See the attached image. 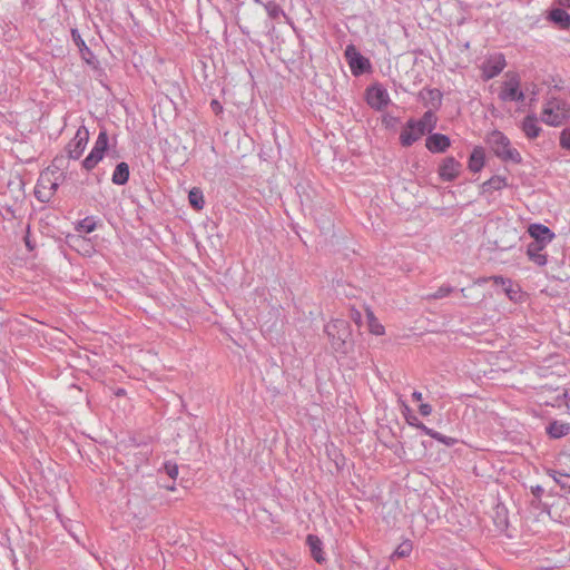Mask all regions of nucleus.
Listing matches in <instances>:
<instances>
[{
	"instance_id": "nucleus-1",
	"label": "nucleus",
	"mask_w": 570,
	"mask_h": 570,
	"mask_svg": "<svg viewBox=\"0 0 570 570\" xmlns=\"http://www.w3.org/2000/svg\"><path fill=\"white\" fill-rule=\"evenodd\" d=\"M487 142L495 156L503 161H512L514 164L521 163L522 157L520 153L515 148L511 147L510 139L502 131L492 130L487 137Z\"/></svg>"
},
{
	"instance_id": "nucleus-2",
	"label": "nucleus",
	"mask_w": 570,
	"mask_h": 570,
	"mask_svg": "<svg viewBox=\"0 0 570 570\" xmlns=\"http://www.w3.org/2000/svg\"><path fill=\"white\" fill-rule=\"evenodd\" d=\"M569 109L564 102L558 99L548 101L544 106L541 119L550 126H560L568 117Z\"/></svg>"
},
{
	"instance_id": "nucleus-3",
	"label": "nucleus",
	"mask_w": 570,
	"mask_h": 570,
	"mask_svg": "<svg viewBox=\"0 0 570 570\" xmlns=\"http://www.w3.org/2000/svg\"><path fill=\"white\" fill-rule=\"evenodd\" d=\"M499 98L504 102H522L524 100L525 96L520 89V78L517 73H507V80L501 86Z\"/></svg>"
},
{
	"instance_id": "nucleus-4",
	"label": "nucleus",
	"mask_w": 570,
	"mask_h": 570,
	"mask_svg": "<svg viewBox=\"0 0 570 570\" xmlns=\"http://www.w3.org/2000/svg\"><path fill=\"white\" fill-rule=\"evenodd\" d=\"M324 332L332 341L335 350H340L350 335V326L345 320H333L324 326Z\"/></svg>"
},
{
	"instance_id": "nucleus-5",
	"label": "nucleus",
	"mask_w": 570,
	"mask_h": 570,
	"mask_svg": "<svg viewBox=\"0 0 570 570\" xmlns=\"http://www.w3.org/2000/svg\"><path fill=\"white\" fill-rule=\"evenodd\" d=\"M89 140V131L85 126H80L76 131L75 137L68 142L65 148L69 159L77 160L80 158L86 149Z\"/></svg>"
},
{
	"instance_id": "nucleus-6",
	"label": "nucleus",
	"mask_w": 570,
	"mask_h": 570,
	"mask_svg": "<svg viewBox=\"0 0 570 570\" xmlns=\"http://www.w3.org/2000/svg\"><path fill=\"white\" fill-rule=\"evenodd\" d=\"M345 58L347 59L352 73L356 77L371 70L370 60L362 56L353 45L346 47Z\"/></svg>"
},
{
	"instance_id": "nucleus-7",
	"label": "nucleus",
	"mask_w": 570,
	"mask_h": 570,
	"mask_svg": "<svg viewBox=\"0 0 570 570\" xmlns=\"http://www.w3.org/2000/svg\"><path fill=\"white\" fill-rule=\"evenodd\" d=\"M365 98L368 106L377 111L383 110L391 102L387 90L381 85L368 87Z\"/></svg>"
},
{
	"instance_id": "nucleus-8",
	"label": "nucleus",
	"mask_w": 570,
	"mask_h": 570,
	"mask_svg": "<svg viewBox=\"0 0 570 570\" xmlns=\"http://www.w3.org/2000/svg\"><path fill=\"white\" fill-rule=\"evenodd\" d=\"M507 61L502 53H494L490 56L482 65V77L484 80H490L505 68Z\"/></svg>"
},
{
	"instance_id": "nucleus-9",
	"label": "nucleus",
	"mask_w": 570,
	"mask_h": 570,
	"mask_svg": "<svg viewBox=\"0 0 570 570\" xmlns=\"http://www.w3.org/2000/svg\"><path fill=\"white\" fill-rule=\"evenodd\" d=\"M424 135V129L416 125V119L411 118L400 134V142L403 147H410Z\"/></svg>"
},
{
	"instance_id": "nucleus-10",
	"label": "nucleus",
	"mask_w": 570,
	"mask_h": 570,
	"mask_svg": "<svg viewBox=\"0 0 570 570\" xmlns=\"http://www.w3.org/2000/svg\"><path fill=\"white\" fill-rule=\"evenodd\" d=\"M462 169V165L454 157L450 156L442 160L439 166L438 173L443 181L455 180Z\"/></svg>"
},
{
	"instance_id": "nucleus-11",
	"label": "nucleus",
	"mask_w": 570,
	"mask_h": 570,
	"mask_svg": "<svg viewBox=\"0 0 570 570\" xmlns=\"http://www.w3.org/2000/svg\"><path fill=\"white\" fill-rule=\"evenodd\" d=\"M55 176L53 171H43L40 174L35 187V196L42 203H48L51 199L50 183Z\"/></svg>"
},
{
	"instance_id": "nucleus-12",
	"label": "nucleus",
	"mask_w": 570,
	"mask_h": 570,
	"mask_svg": "<svg viewBox=\"0 0 570 570\" xmlns=\"http://www.w3.org/2000/svg\"><path fill=\"white\" fill-rule=\"evenodd\" d=\"M419 98L423 101L425 107H429V110L436 111L442 106L443 95L436 88H423L419 92Z\"/></svg>"
},
{
	"instance_id": "nucleus-13",
	"label": "nucleus",
	"mask_w": 570,
	"mask_h": 570,
	"mask_svg": "<svg viewBox=\"0 0 570 570\" xmlns=\"http://www.w3.org/2000/svg\"><path fill=\"white\" fill-rule=\"evenodd\" d=\"M451 146V140L446 135L443 134H431L425 139V147L433 154H441L446 151Z\"/></svg>"
},
{
	"instance_id": "nucleus-14",
	"label": "nucleus",
	"mask_w": 570,
	"mask_h": 570,
	"mask_svg": "<svg viewBox=\"0 0 570 570\" xmlns=\"http://www.w3.org/2000/svg\"><path fill=\"white\" fill-rule=\"evenodd\" d=\"M528 232L529 235L533 238L532 242H538V244L543 246L550 243L554 236L550 228L542 224H531Z\"/></svg>"
},
{
	"instance_id": "nucleus-15",
	"label": "nucleus",
	"mask_w": 570,
	"mask_h": 570,
	"mask_svg": "<svg viewBox=\"0 0 570 570\" xmlns=\"http://www.w3.org/2000/svg\"><path fill=\"white\" fill-rule=\"evenodd\" d=\"M71 38H72V41L75 42L76 47L79 50L81 59L83 61H86L87 63L91 65L95 60V55L90 50V48L86 45L85 40L81 38V35L78 31V29H76V28L71 29Z\"/></svg>"
},
{
	"instance_id": "nucleus-16",
	"label": "nucleus",
	"mask_w": 570,
	"mask_h": 570,
	"mask_svg": "<svg viewBox=\"0 0 570 570\" xmlns=\"http://www.w3.org/2000/svg\"><path fill=\"white\" fill-rule=\"evenodd\" d=\"M548 19L557 24L560 29L570 28V14L564 8L552 7L549 11Z\"/></svg>"
},
{
	"instance_id": "nucleus-17",
	"label": "nucleus",
	"mask_w": 570,
	"mask_h": 570,
	"mask_svg": "<svg viewBox=\"0 0 570 570\" xmlns=\"http://www.w3.org/2000/svg\"><path fill=\"white\" fill-rule=\"evenodd\" d=\"M521 129L527 138L535 139L541 132V127L539 126V120L537 116L528 115L527 117H524L521 124Z\"/></svg>"
},
{
	"instance_id": "nucleus-18",
	"label": "nucleus",
	"mask_w": 570,
	"mask_h": 570,
	"mask_svg": "<svg viewBox=\"0 0 570 570\" xmlns=\"http://www.w3.org/2000/svg\"><path fill=\"white\" fill-rule=\"evenodd\" d=\"M306 543L309 547L313 559L317 563H323L325 561V556L322 549L323 543L321 539L315 534H308L306 538Z\"/></svg>"
},
{
	"instance_id": "nucleus-19",
	"label": "nucleus",
	"mask_w": 570,
	"mask_h": 570,
	"mask_svg": "<svg viewBox=\"0 0 570 570\" xmlns=\"http://www.w3.org/2000/svg\"><path fill=\"white\" fill-rule=\"evenodd\" d=\"M508 186V179L504 176H492L490 179L481 185L482 194H491L495 190H501Z\"/></svg>"
},
{
	"instance_id": "nucleus-20",
	"label": "nucleus",
	"mask_w": 570,
	"mask_h": 570,
	"mask_svg": "<svg viewBox=\"0 0 570 570\" xmlns=\"http://www.w3.org/2000/svg\"><path fill=\"white\" fill-rule=\"evenodd\" d=\"M546 246L538 244V242H531L527 248V255L538 266H544L547 264V256L542 254Z\"/></svg>"
},
{
	"instance_id": "nucleus-21",
	"label": "nucleus",
	"mask_w": 570,
	"mask_h": 570,
	"mask_svg": "<svg viewBox=\"0 0 570 570\" xmlns=\"http://www.w3.org/2000/svg\"><path fill=\"white\" fill-rule=\"evenodd\" d=\"M129 175H130L129 165L125 161H121L116 165L112 176H111V181L115 185L122 186V185L127 184V181L129 180Z\"/></svg>"
},
{
	"instance_id": "nucleus-22",
	"label": "nucleus",
	"mask_w": 570,
	"mask_h": 570,
	"mask_svg": "<svg viewBox=\"0 0 570 570\" xmlns=\"http://www.w3.org/2000/svg\"><path fill=\"white\" fill-rule=\"evenodd\" d=\"M484 150L482 147H475L470 155L468 167L472 173H479L484 166Z\"/></svg>"
},
{
	"instance_id": "nucleus-23",
	"label": "nucleus",
	"mask_w": 570,
	"mask_h": 570,
	"mask_svg": "<svg viewBox=\"0 0 570 570\" xmlns=\"http://www.w3.org/2000/svg\"><path fill=\"white\" fill-rule=\"evenodd\" d=\"M438 117L435 115V111L433 110H426L423 116L416 120V125H419L420 128L424 129V132H432V130L436 127Z\"/></svg>"
},
{
	"instance_id": "nucleus-24",
	"label": "nucleus",
	"mask_w": 570,
	"mask_h": 570,
	"mask_svg": "<svg viewBox=\"0 0 570 570\" xmlns=\"http://www.w3.org/2000/svg\"><path fill=\"white\" fill-rule=\"evenodd\" d=\"M493 279L495 284L502 285L504 292L511 301L517 302L520 298L521 292L519 288L513 287L511 279L504 278L502 276H495Z\"/></svg>"
},
{
	"instance_id": "nucleus-25",
	"label": "nucleus",
	"mask_w": 570,
	"mask_h": 570,
	"mask_svg": "<svg viewBox=\"0 0 570 570\" xmlns=\"http://www.w3.org/2000/svg\"><path fill=\"white\" fill-rule=\"evenodd\" d=\"M549 475L560 485V489L568 493L570 489V474L558 470H549Z\"/></svg>"
},
{
	"instance_id": "nucleus-26",
	"label": "nucleus",
	"mask_w": 570,
	"mask_h": 570,
	"mask_svg": "<svg viewBox=\"0 0 570 570\" xmlns=\"http://www.w3.org/2000/svg\"><path fill=\"white\" fill-rule=\"evenodd\" d=\"M570 426L568 424L559 423V422H552L547 428V433L553 438L559 439L561 436H564L569 433Z\"/></svg>"
},
{
	"instance_id": "nucleus-27",
	"label": "nucleus",
	"mask_w": 570,
	"mask_h": 570,
	"mask_svg": "<svg viewBox=\"0 0 570 570\" xmlns=\"http://www.w3.org/2000/svg\"><path fill=\"white\" fill-rule=\"evenodd\" d=\"M68 155H58L53 158L50 167L47 169L49 171H53L55 175H58V173H65L63 170L68 167L69 164Z\"/></svg>"
},
{
	"instance_id": "nucleus-28",
	"label": "nucleus",
	"mask_w": 570,
	"mask_h": 570,
	"mask_svg": "<svg viewBox=\"0 0 570 570\" xmlns=\"http://www.w3.org/2000/svg\"><path fill=\"white\" fill-rule=\"evenodd\" d=\"M453 291H454V287H452L450 285H442L435 292L424 295L423 299H425V301L441 299V298L448 297Z\"/></svg>"
},
{
	"instance_id": "nucleus-29",
	"label": "nucleus",
	"mask_w": 570,
	"mask_h": 570,
	"mask_svg": "<svg viewBox=\"0 0 570 570\" xmlns=\"http://www.w3.org/2000/svg\"><path fill=\"white\" fill-rule=\"evenodd\" d=\"M188 199L193 208L199 210L204 208L205 200L203 196V191L198 188H193L189 191Z\"/></svg>"
},
{
	"instance_id": "nucleus-30",
	"label": "nucleus",
	"mask_w": 570,
	"mask_h": 570,
	"mask_svg": "<svg viewBox=\"0 0 570 570\" xmlns=\"http://www.w3.org/2000/svg\"><path fill=\"white\" fill-rule=\"evenodd\" d=\"M264 8H265L268 17L274 20L278 19L281 16H285L282 7L275 1H268V2L264 3Z\"/></svg>"
},
{
	"instance_id": "nucleus-31",
	"label": "nucleus",
	"mask_w": 570,
	"mask_h": 570,
	"mask_svg": "<svg viewBox=\"0 0 570 570\" xmlns=\"http://www.w3.org/2000/svg\"><path fill=\"white\" fill-rule=\"evenodd\" d=\"M96 229V220L94 217H86L78 223L77 230L89 234Z\"/></svg>"
},
{
	"instance_id": "nucleus-32",
	"label": "nucleus",
	"mask_w": 570,
	"mask_h": 570,
	"mask_svg": "<svg viewBox=\"0 0 570 570\" xmlns=\"http://www.w3.org/2000/svg\"><path fill=\"white\" fill-rule=\"evenodd\" d=\"M412 549H413L412 542L410 540H405L397 546V548L395 549V551L393 553V557H397V558L409 557L412 552Z\"/></svg>"
},
{
	"instance_id": "nucleus-33",
	"label": "nucleus",
	"mask_w": 570,
	"mask_h": 570,
	"mask_svg": "<svg viewBox=\"0 0 570 570\" xmlns=\"http://www.w3.org/2000/svg\"><path fill=\"white\" fill-rule=\"evenodd\" d=\"M367 317L371 333L375 335L384 334V326L377 322L372 312L367 313Z\"/></svg>"
},
{
	"instance_id": "nucleus-34",
	"label": "nucleus",
	"mask_w": 570,
	"mask_h": 570,
	"mask_svg": "<svg viewBox=\"0 0 570 570\" xmlns=\"http://www.w3.org/2000/svg\"><path fill=\"white\" fill-rule=\"evenodd\" d=\"M108 142H109V138H108L107 130L102 129V130L99 131L94 147H96V148L100 149L101 151L106 153V150L108 148Z\"/></svg>"
},
{
	"instance_id": "nucleus-35",
	"label": "nucleus",
	"mask_w": 570,
	"mask_h": 570,
	"mask_svg": "<svg viewBox=\"0 0 570 570\" xmlns=\"http://www.w3.org/2000/svg\"><path fill=\"white\" fill-rule=\"evenodd\" d=\"M434 440H436L438 442H440L446 446H453L458 443V439L444 435L440 432H436Z\"/></svg>"
},
{
	"instance_id": "nucleus-36",
	"label": "nucleus",
	"mask_w": 570,
	"mask_h": 570,
	"mask_svg": "<svg viewBox=\"0 0 570 570\" xmlns=\"http://www.w3.org/2000/svg\"><path fill=\"white\" fill-rule=\"evenodd\" d=\"M164 470L166 474L171 479H176L178 475V465L175 462H165Z\"/></svg>"
},
{
	"instance_id": "nucleus-37",
	"label": "nucleus",
	"mask_w": 570,
	"mask_h": 570,
	"mask_svg": "<svg viewBox=\"0 0 570 570\" xmlns=\"http://www.w3.org/2000/svg\"><path fill=\"white\" fill-rule=\"evenodd\" d=\"M99 159H97L96 157L91 156V155H88L81 163V166L83 169H86L87 171H90L92 170L98 164H99Z\"/></svg>"
},
{
	"instance_id": "nucleus-38",
	"label": "nucleus",
	"mask_w": 570,
	"mask_h": 570,
	"mask_svg": "<svg viewBox=\"0 0 570 570\" xmlns=\"http://www.w3.org/2000/svg\"><path fill=\"white\" fill-rule=\"evenodd\" d=\"M65 178H66V174L65 173H58V175L52 176V179H51V183H50L51 197L57 191V189H58V187L60 185V181H62Z\"/></svg>"
},
{
	"instance_id": "nucleus-39",
	"label": "nucleus",
	"mask_w": 570,
	"mask_h": 570,
	"mask_svg": "<svg viewBox=\"0 0 570 570\" xmlns=\"http://www.w3.org/2000/svg\"><path fill=\"white\" fill-rule=\"evenodd\" d=\"M560 145L562 148L570 150V128H564L561 132Z\"/></svg>"
},
{
	"instance_id": "nucleus-40",
	"label": "nucleus",
	"mask_w": 570,
	"mask_h": 570,
	"mask_svg": "<svg viewBox=\"0 0 570 570\" xmlns=\"http://www.w3.org/2000/svg\"><path fill=\"white\" fill-rule=\"evenodd\" d=\"M416 429L421 430L425 435H429L430 438L434 439L438 431L428 428L425 424L420 422L419 426Z\"/></svg>"
},
{
	"instance_id": "nucleus-41",
	"label": "nucleus",
	"mask_w": 570,
	"mask_h": 570,
	"mask_svg": "<svg viewBox=\"0 0 570 570\" xmlns=\"http://www.w3.org/2000/svg\"><path fill=\"white\" fill-rule=\"evenodd\" d=\"M419 411L421 415L429 416L432 413V406L428 403H421Z\"/></svg>"
},
{
	"instance_id": "nucleus-42",
	"label": "nucleus",
	"mask_w": 570,
	"mask_h": 570,
	"mask_svg": "<svg viewBox=\"0 0 570 570\" xmlns=\"http://www.w3.org/2000/svg\"><path fill=\"white\" fill-rule=\"evenodd\" d=\"M405 420L409 425L414 426V428L419 426V424L421 422L414 414L405 415Z\"/></svg>"
},
{
	"instance_id": "nucleus-43",
	"label": "nucleus",
	"mask_w": 570,
	"mask_h": 570,
	"mask_svg": "<svg viewBox=\"0 0 570 570\" xmlns=\"http://www.w3.org/2000/svg\"><path fill=\"white\" fill-rule=\"evenodd\" d=\"M210 108H212V110H213L216 115H218V114H220V112L223 111V106H222V104H220L218 100H216V99H213V100L210 101Z\"/></svg>"
},
{
	"instance_id": "nucleus-44",
	"label": "nucleus",
	"mask_w": 570,
	"mask_h": 570,
	"mask_svg": "<svg viewBox=\"0 0 570 570\" xmlns=\"http://www.w3.org/2000/svg\"><path fill=\"white\" fill-rule=\"evenodd\" d=\"M552 7L568 9L570 8V0H554Z\"/></svg>"
},
{
	"instance_id": "nucleus-45",
	"label": "nucleus",
	"mask_w": 570,
	"mask_h": 570,
	"mask_svg": "<svg viewBox=\"0 0 570 570\" xmlns=\"http://www.w3.org/2000/svg\"><path fill=\"white\" fill-rule=\"evenodd\" d=\"M89 155L96 157L97 159H99L101 161L104 158L105 151H101L100 149L92 147Z\"/></svg>"
},
{
	"instance_id": "nucleus-46",
	"label": "nucleus",
	"mask_w": 570,
	"mask_h": 570,
	"mask_svg": "<svg viewBox=\"0 0 570 570\" xmlns=\"http://www.w3.org/2000/svg\"><path fill=\"white\" fill-rule=\"evenodd\" d=\"M567 503V498L560 497L556 503L552 504V511L556 513L557 510Z\"/></svg>"
},
{
	"instance_id": "nucleus-47",
	"label": "nucleus",
	"mask_w": 570,
	"mask_h": 570,
	"mask_svg": "<svg viewBox=\"0 0 570 570\" xmlns=\"http://www.w3.org/2000/svg\"><path fill=\"white\" fill-rule=\"evenodd\" d=\"M396 118L395 117H392V116H384L383 117V124L389 127V126H392L394 122H396Z\"/></svg>"
},
{
	"instance_id": "nucleus-48",
	"label": "nucleus",
	"mask_w": 570,
	"mask_h": 570,
	"mask_svg": "<svg viewBox=\"0 0 570 570\" xmlns=\"http://www.w3.org/2000/svg\"><path fill=\"white\" fill-rule=\"evenodd\" d=\"M531 491L537 498H540V495L543 493V489L540 485L532 487Z\"/></svg>"
},
{
	"instance_id": "nucleus-49",
	"label": "nucleus",
	"mask_w": 570,
	"mask_h": 570,
	"mask_svg": "<svg viewBox=\"0 0 570 570\" xmlns=\"http://www.w3.org/2000/svg\"><path fill=\"white\" fill-rule=\"evenodd\" d=\"M412 399H413V401L420 402L422 400V393L419 391H414L412 393Z\"/></svg>"
},
{
	"instance_id": "nucleus-50",
	"label": "nucleus",
	"mask_w": 570,
	"mask_h": 570,
	"mask_svg": "<svg viewBox=\"0 0 570 570\" xmlns=\"http://www.w3.org/2000/svg\"><path fill=\"white\" fill-rule=\"evenodd\" d=\"M24 243L29 250L33 249V245L31 244V240L28 235H26V237H24Z\"/></svg>"
},
{
	"instance_id": "nucleus-51",
	"label": "nucleus",
	"mask_w": 570,
	"mask_h": 570,
	"mask_svg": "<svg viewBox=\"0 0 570 570\" xmlns=\"http://www.w3.org/2000/svg\"><path fill=\"white\" fill-rule=\"evenodd\" d=\"M403 414H404V416L412 414L410 406L405 403H403Z\"/></svg>"
},
{
	"instance_id": "nucleus-52",
	"label": "nucleus",
	"mask_w": 570,
	"mask_h": 570,
	"mask_svg": "<svg viewBox=\"0 0 570 570\" xmlns=\"http://www.w3.org/2000/svg\"><path fill=\"white\" fill-rule=\"evenodd\" d=\"M124 393H125V391L120 389V390L117 392V395H121V394H124Z\"/></svg>"
},
{
	"instance_id": "nucleus-53",
	"label": "nucleus",
	"mask_w": 570,
	"mask_h": 570,
	"mask_svg": "<svg viewBox=\"0 0 570 570\" xmlns=\"http://www.w3.org/2000/svg\"><path fill=\"white\" fill-rule=\"evenodd\" d=\"M461 294L465 297V289L464 288H461Z\"/></svg>"
},
{
	"instance_id": "nucleus-54",
	"label": "nucleus",
	"mask_w": 570,
	"mask_h": 570,
	"mask_svg": "<svg viewBox=\"0 0 570 570\" xmlns=\"http://www.w3.org/2000/svg\"><path fill=\"white\" fill-rule=\"evenodd\" d=\"M357 315H354V318L361 317V314L356 312Z\"/></svg>"
},
{
	"instance_id": "nucleus-55",
	"label": "nucleus",
	"mask_w": 570,
	"mask_h": 570,
	"mask_svg": "<svg viewBox=\"0 0 570 570\" xmlns=\"http://www.w3.org/2000/svg\"><path fill=\"white\" fill-rule=\"evenodd\" d=\"M357 315H354V318L361 317V314L356 312Z\"/></svg>"
},
{
	"instance_id": "nucleus-56",
	"label": "nucleus",
	"mask_w": 570,
	"mask_h": 570,
	"mask_svg": "<svg viewBox=\"0 0 570 570\" xmlns=\"http://www.w3.org/2000/svg\"><path fill=\"white\" fill-rule=\"evenodd\" d=\"M257 3H263L261 0H255Z\"/></svg>"
}]
</instances>
